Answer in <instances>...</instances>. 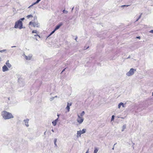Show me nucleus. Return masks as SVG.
Wrapping results in <instances>:
<instances>
[{
	"label": "nucleus",
	"instance_id": "20e7f679",
	"mask_svg": "<svg viewBox=\"0 0 153 153\" xmlns=\"http://www.w3.org/2000/svg\"><path fill=\"white\" fill-rule=\"evenodd\" d=\"M29 25H32L34 27H40V24L36 20L34 22L31 21L29 22Z\"/></svg>",
	"mask_w": 153,
	"mask_h": 153
},
{
	"label": "nucleus",
	"instance_id": "c85d7f7f",
	"mask_svg": "<svg viewBox=\"0 0 153 153\" xmlns=\"http://www.w3.org/2000/svg\"><path fill=\"white\" fill-rule=\"evenodd\" d=\"M149 32L150 33H153V30H150L149 31Z\"/></svg>",
	"mask_w": 153,
	"mask_h": 153
},
{
	"label": "nucleus",
	"instance_id": "39448f33",
	"mask_svg": "<svg viewBox=\"0 0 153 153\" xmlns=\"http://www.w3.org/2000/svg\"><path fill=\"white\" fill-rule=\"evenodd\" d=\"M136 71V70L135 69L131 68L130 69L128 72L126 73V75L128 76H130L133 75L134 72Z\"/></svg>",
	"mask_w": 153,
	"mask_h": 153
},
{
	"label": "nucleus",
	"instance_id": "bb28decb",
	"mask_svg": "<svg viewBox=\"0 0 153 153\" xmlns=\"http://www.w3.org/2000/svg\"><path fill=\"white\" fill-rule=\"evenodd\" d=\"M54 99V97H52L50 98V100L51 101H52Z\"/></svg>",
	"mask_w": 153,
	"mask_h": 153
},
{
	"label": "nucleus",
	"instance_id": "79ce46f5",
	"mask_svg": "<svg viewBox=\"0 0 153 153\" xmlns=\"http://www.w3.org/2000/svg\"><path fill=\"white\" fill-rule=\"evenodd\" d=\"M65 69H63V71H62V72H63L65 71Z\"/></svg>",
	"mask_w": 153,
	"mask_h": 153
},
{
	"label": "nucleus",
	"instance_id": "72a5a7b5",
	"mask_svg": "<svg viewBox=\"0 0 153 153\" xmlns=\"http://www.w3.org/2000/svg\"><path fill=\"white\" fill-rule=\"evenodd\" d=\"M38 35L37 34H36L34 35V37H37Z\"/></svg>",
	"mask_w": 153,
	"mask_h": 153
},
{
	"label": "nucleus",
	"instance_id": "37998d69",
	"mask_svg": "<svg viewBox=\"0 0 153 153\" xmlns=\"http://www.w3.org/2000/svg\"><path fill=\"white\" fill-rule=\"evenodd\" d=\"M35 19V17H34V19Z\"/></svg>",
	"mask_w": 153,
	"mask_h": 153
},
{
	"label": "nucleus",
	"instance_id": "58836bf2",
	"mask_svg": "<svg viewBox=\"0 0 153 153\" xmlns=\"http://www.w3.org/2000/svg\"><path fill=\"white\" fill-rule=\"evenodd\" d=\"M57 116H58V118H59V114H57Z\"/></svg>",
	"mask_w": 153,
	"mask_h": 153
},
{
	"label": "nucleus",
	"instance_id": "2eb2a0df",
	"mask_svg": "<svg viewBox=\"0 0 153 153\" xmlns=\"http://www.w3.org/2000/svg\"><path fill=\"white\" fill-rule=\"evenodd\" d=\"M85 112L84 111H82L80 114V115H79L80 117H83V116L84 115Z\"/></svg>",
	"mask_w": 153,
	"mask_h": 153
},
{
	"label": "nucleus",
	"instance_id": "ddd939ff",
	"mask_svg": "<svg viewBox=\"0 0 153 153\" xmlns=\"http://www.w3.org/2000/svg\"><path fill=\"white\" fill-rule=\"evenodd\" d=\"M9 61L7 60L5 64L6 65V66L8 67L9 68H10L11 67V65L9 63Z\"/></svg>",
	"mask_w": 153,
	"mask_h": 153
},
{
	"label": "nucleus",
	"instance_id": "4c0bfd02",
	"mask_svg": "<svg viewBox=\"0 0 153 153\" xmlns=\"http://www.w3.org/2000/svg\"><path fill=\"white\" fill-rule=\"evenodd\" d=\"M16 47V46H12L11 47V48H14V47Z\"/></svg>",
	"mask_w": 153,
	"mask_h": 153
},
{
	"label": "nucleus",
	"instance_id": "09e8293b",
	"mask_svg": "<svg viewBox=\"0 0 153 153\" xmlns=\"http://www.w3.org/2000/svg\"><path fill=\"white\" fill-rule=\"evenodd\" d=\"M114 149V148H112V149Z\"/></svg>",
	"mask_w": 153,
	"mask_h": 153
},
{
	"label": "nucleus",
	"instance_id": "6ab92c4d",
	"mask_svg": "<svg viewBox=\"0 0 153 153\" xmlns=\"http://www.w3.org/2000/svg\"><path fill=\"white\" fill-rule=\"evenodd\" d=\"M26 17L27 19H29V18H33V16L32 15H27V16Z\"/></svg>",
	"mask_w": 153,
	"mask_h": 153
},
{
	"label": "nucleus",
	"instance_id": "f704fd0d",
	"mask_svg": "<svg viewBox=\"0 0 153 153\" xmlns=\"http://www.w3.org/2000/svg\"><path fill=\"white\" fill-rule=\"evenodd\" d=\"M85 153H89V150L88 149Z\"/></svg>",
	"mask_w": 153,
	"mask_h": 153
},
{
	"label": "nucleus",
	"instance_id": "4be33fe9",
	"mask_svg": "<svg viewBox=\"0 0 153 153\" xmlns=\"http://www.w3.org/2000/svg\"><path fill=\"white\" fill-rule=\"evenodd\" d=\"M41 0H37L35 2L33 3V4H35L38 3Z\"/></svg>",
	"mask_w": 153,
	"mask_h": 153
},
{
	"label": "nucleus",
	"instance_id": "6e6552de",
	"mask_svg": "<svg viewBox=\"0 0 153 153\" xmlns=\"http://www.w3.org/2000/svg\"><path fill=\"white\" fill-rule=\"evenodd\" d=\"M2 71L3 72L7 71L9 70L8 68L7 67L6 65H4L2 67Z\"/></svg>",
	"mask_w": 153,
	"mask_h": 153
},
{
	"label": "nucleus",
	"instance_id": "f257e3e1",
	"mask_svg": "<svg viewBox=\"0 0 153 153\" xmlns=\"http://www.w3.org/2000/svg\"><path fill=\"white\" fill-rule=\"evenodd\" d=\"M1 116L4 120H8L14 117L12 114L6 111H4L1 112Z\"/></svg>",
	"mask_w": 153,
	"mask_h": 153
},
{
	"label": "nucleus",
	"instance_id": "dca6fc26",
	"mask_svg": "<svg viewBox=\"0 0 153 153\" xmlns=\"http://www.w3.org/2000/svg\"><path fill=\"white\" fill-rule=\"evenodd\" d=\"M126 128V125H124L122 127V131H123L124 129Z\"/></svg>",
	"mask_w": 153,
	"mask_h": 153
},
{
	"label": "nucleus",
	"instance_id": "e433bc0d",
	"mask_svg": "<svg viewBox=\"0 0 153 153\" xmlns=\"http://www.w3.org/2000/svg\"><path fill=\"white\" fill-rule=\"evenodd\" d=\"M57 96H55V97H54V98H57Z\"/></svg>",
	"mask_w": 153,
	"mask_h": 153
},
{
	"label": "nucleus",
	"instance_id": "c03bdc74",
	"mask_svg": "<svg viewBox=\"0 0 153 153\" xmlns=\"http://www.w3.org/2000/svg\"><path fill=\"white\" fill-rule=\"evenodd\" d=\"M121 118H122V119H124V117H121Z\"/></svg>",
	"mask_w": 153,
	"mask_h": 153
},
{
	"label": "nucleus",
	"instance_id": "f3484780",
	"mask_svg": "<svg viewBox=\"0 0 153 153\" xmlns=\"http://www.w3.org/2000/svg\"><path fill=\"white\" fill-rule=\"evenodd\" d=\"M57 141V139L56 138H55L54 140V144L55 146L57 147V145L56 144V142Z\"/></svg>",
	"mask_w": 153,
	"mask_h": 153
},
{
	"label": "nucleus",
	"instance_id": "412c9836",
	"mask_svg": "<svg viewBox=\"0 0 153 153\" xmlns=\"http://www.w3.org/2000/svg\"><path fill=\"white\" fill-rule=\"evenodd\" d=\"M7 50L6 49H4L0 51V53H3L4 52H6Z\"/></svg>",
	"mask_w": 153,
	"mask_h": 153
},
{
	"label": "nucleus",
	"instance_id": "7ed1b4c3",
	"mask_svg": "<svg viewBox=\"0 0 153 153\" xmlns=\"http://www.w3.org/2000/svg\"><path fill=\"white\" fill-rule=\"evenodd\" d=\"M86 129L83 128L82 130L78 131H77L76 136L77 138L81 137V135L85 133L86 132Z\"/></svg>",
	"mask_w": 153,
	"mask_h": 153
},
{
	"label": "nucleus",
	"instance_id": "a19ab883",
	"mask_svg": "<svg viewBox=\"0 0 153 153\" xmlns=\"http://www.w3.org/2000/svg\"><path fill=\"white\" fill-rule=\"evenodd\" d=\"M37 37H38L39 38H40V36L39 35H37Z\"/></svg>",
	"mask_w": 153,
	"mask_h": 153
},
{
	"label": "nucleus",
	"instance_id": "b1692460",
	"mask_svg": "<svg viewBox=\"0 0 153 153\" xmlns=\"http://www.w3.org/2000/svg\"><path fill=\"white\" fill-rule=\"evenodd\" d=\"M62 12L63 13L65 14H67L68 13V11L67 10H63Z\"/></svg>",
	"mask_w": 153,
	"mask_h": 153
},
{
	"label": "nucleus",
	"instance_id": "1a4fd4ad",
	"mask_svg": "<svg viewBox=\"0 0 153 153\" xmlns=\"http://www.w3.org/2000/svg\"><path fill=\"white\" fill-rule=\"evenodd\" d=\"M122 107L123 108L125 107V106L123 102L120 103L118 105V108L119 109H120L121 108V107Z\"/></svg>",
	"mask_w": 153,
	"mask_h": 153
},
{
	"label": "nucleus",
	"instance_id": "0eeeda50",
	"mask_svg": "<svg viewBox=\"0 0 153 153\" xmlns=\"http://www.w3.org/2000/svg\"><path fill=\"white\" fill-rule=\"evenodd\" d=\"M22 56L25 57V59L27 60H29L31 59L32 57V54H29L28 56H26L25 54H24Z\"/></svg>",
	"mask_w": 153,
	"mask_h": 153
},
{
	"label": "nucleus",
	"instance_id": "473e14b6",
	"mask_svg": "<svg viewBox=\"0 0 153 153\" xmlns=\"http://www.w3.org/2000/svg\"><path fill=\"white\" fill-rule=\"evenodd\" d=\"M141 16V15H140V16L139 17V18H138V19L137 20H136V21H137L138 20V19H139L140 18Z\"/></svg>",
	"mask_w": 153,
	"mask_h": 153
},
{
	"label": "nucleus",
	"instance_id": "f8f14e48",
	"mask_svg": "<svg viewBox=\"0 0 153 153\" xmlns=\"http://www.w3.org/2000/svg\"><path fill=\"white\" fill-rule=\"evenodd\" d=\"M58 121V118L55 120H54L52 122V123L53 125L54 126H55L56 125Z\"/></svg>",
	"mask_w": 153,
	"mask_h": 153
},
{
	"label": "nucleus",
	"instance_id": "4468645a",
	"mask_svg": "<svg viewBox=\"0 0 153 153\" xmlns=\"http://www.w3.org/2000/svg\"><path fill=\"white\" fill-rule=\"evenodd\" d=\"M99 150V149L97 147H94V152L93 153H97L98 152V151Z\"/></svg>",
	"mask_w": 153,
	"mask_h": 153
},
{
	"label": "nucleus",
	"instance_id": "9d476101",
	"mask_svg": "<svg viewBox=\"0 0 153 153\" xmlns=\"http://www.w3.org/2000/svg\"><path fill=\"white\" fill-rule=\"evenodd\" d=\"M63 25V23L62 22L60 23L59 24L57 25L55 27V30H56L58 29Z\"/></svg>",
	"mask_w": 153,
	"mask_h": 153
},
{
	"label": "nucleus",
	"instance_id": "5701e85b",
	"mask_svg": "<svg viewBox=\"0 0 153 153\" xmlns=\"http://www.w3.org/2000/svg\"><path fill=\"white\" fill-rule=\"evenodd\" d=\"M37 31L36 30H33L32 32L33 33H35L36 34H37Z\"/></svg>",
	"mask_w": 153,
	"mask_h": 153
},
{
	"label": "nucleus",
	"instance_id": "423d86ee",
	"mask_svg": "<svg viewBox=\"0 0 153 153\" xmlns=\"http://www.w3.org/2000/svg\"><path fill=\"white\" fill-rule=\"evenodd\" d=\"M77 116L78 117L76 119V121L77 123L79 124H82L84 121V118L82 117H80L79 114H77Z\"/></svg>",
	"mask_w": 153,
	"mask_h": 153
},
{
	"label": "nucleus",
	"instance_id": "de8ad7c7",
	"mask_svg": "<svg viewBox=\"0 0 153 153\" xmlns=\"http://www.w3.org/2000/svg\"><path fill=\"white\" fill-rule=\"evenodd\" d=\"M73 9H74V7H73V8H72V10H73Z\"/></svg>",
	"mask_w": 153,
	"mask_h": 153
},
{
	"label": "nucleus",
	"instance_id": "9b49d317",
	"mask_svg": "<svg viewBox=\"0 0 153 153\" xmlns=\"http://www.w3.org/2000/svg\"><path fill=\"white\" fill-rule=\"evenodd\" d=\"M29 120L28 119H27L26 120H24V121L25 123V125L27 127H28L29 126V125L28 124V122Z\"/></svg>",
	"mask_w": 153,
	"mask_h": 153
},
{
	"label": "nucleus",
	"instance_id": "ea45409f",
	"mask_svg": "<svg viewBox=\"0 0 153 153\" xmlns=\"http://www.w3.org/2000/svg\"><path fill=\"white\" fill-rule=\"evenodd\" d=\"M51 131H52L53 132H54V130H53V129H52Z\"/></svg>",
	"mask_w": 153,
	"mask_h": 153
},
{
	"label": "nucleus",
	"instance_id": "a878e982",
	"mask_svg": "<svg viewBox=\"0 0 153 153\" xmlns=\"http://www.w3.org/2000/svg\"><path fill=\"white\" fill-rule=\"evenodd\" d=\"M114 115L112 116L111 119V121H113L114 120Z\"/></svg>",
	"mask_w": 153,
	"mask_h": 153
},
{
	"label": "nucleus",
	"instance_id": "aec40b11",
	"mask_svg": "<svg viewBox=\"0 0 153 153\" xmlns=\"http://www.w3.org/2000/svg\"><path fill=\"white\" fill-rule=\"evenodd\" d=\"M66 109L68 110V112H69L70 111V107L69 106H68L67 105V106L66 107Z\"/></svg>",
	"mask_w": 153,
	"mask_h": 153
},
{
	"label": "nucleus",
	"instance_id": "a18cd8bd",
	"mask_svg": "<svg viewBox=\"0 0 153 153\" xmlns=\"http://www.w3.org/2000/svg\"><path fill=\"white\" fill-rule=\"evenodd\" d=\"M76 39H76V38L75 39V40H76Z\"/></svg>",
	"mask_w": 153,
	"mask_h": 153
},
{
	"label": "nucleus",
	"instance_id": "c9c22d12",
	"mask_svg": "<svg viewBox=\"0 0 153 153\" xmlns=\"http://www.w3.org/2000/svg\"><path fill=\"white\" fill-rule=\"evenodd\" d=\"M140 36H138L137 37V38L140 39Z\"/></svg>",
	"mask_w": 153,
	"mask_h": 153
},
{
	"label": "nucleus",
	"instance_id": "393cba45",
	"mask_svg": "<svg viewBox=\"0 0 153 153\" xmlns=\"http://www.w3.org/2000/svg\"><path fill=\"white\" fill-rule=\"evenodd\" d=\"M72 104V103H69L68 102V104H67V106H71V105Z\"/></svg>",
	"mask_w": 153,
	"mask_h": 153
},
{
	"label": "nucleus",
	"instance_id": "49530a36",
	"mask_svg": "<svg viewBox=\"0 0 153 153\" xmlns=\"http://www.w3.org/2000/svg\"><path fill=\"white\" fill-rule=\"evenodd\" d=\"M152 95L153 96V92L152 93Z\"/></svg>",
	"mask_w": 153,
	"mask_h": 153
},
{
	"label": "nucleus",
	"instance_id": "f03ea898",
	"mask_svg": "<svg viewBox=\"0 0 153 153\" xmlns=\"http://www.w3.org/2000/svg\"><path fill=\"white\" fill-rule=\"evenodd\" d=\"M15 28H19L21 29L23 28V23L22 21H21L20 20H19L15 22V25L14 26Z\"/></svg>",
	"mask_w": 153,
	"mask_h": 153
},
{
	"label": "nucleus",
	"instance_id": "a211bd4d",
	"mask_svg": "<svg viewBox=\"0 0 153 153\" xmlns=\"http://www.w3.org/2000/svg\"><path fill=\"white\" fill-rule=\"evenodd\" d=\"M56 30H55V29H54V30L52 31L51 33L49 35V36H48L47 37V38L49 37V36H50L51 35H52L53 34L54 32H55L56 31Z\"/></svg>",
	"mask_w": 153,
	"mask_h": 153
},
{
	"label": "nucleus",
	"instance_id": "cd10ccee",
	"mask_svg": "<svg viewBox=\"0 0 153 153\" xmlns=\"http://www.w3.org/2000/svg\"><path fill=\"white\" fill-rule=\"evenodd\" d=\"M24 19H25V18H23L20 19L19 20H20L21 21H22L24 20Z\"/></svg>",
	"mask_w": 153,
	"mask_h": 153
},
{
	"label": "nucleus",
	"instance_id": "2f4dec72",
	"mask_svg": "<svg viewBox=\"0 0 153 153\" xmlns=\"http://www.w3.org/2000/svg\"><path fill=\"white\" fill-rule=\"evenodd\" d=\"M128 5H123L121 6V7L128 6Z\"/></svg>",
	"mask_w": 153,
	"mask_h": 153
},
{
	"label": "nucleus",
	"instance_id": "7c9ffc66",
	"mask_svg": "<svg viewBox=\"0 0 153 153\" xmlns=\"http://www.w3.org/2000/svg\"><path fill=\"white\" fill-rule=\"evenodd\" d=\"M34 38L36 39V40H38V39H37V37H34Z\"/></svg>",
	"mask_w": 153,
	"mask_h": 153
},
{
	"label": "nucleus",
	"instance_id": "c756f323",
	"mask_svg": "<svg viewBox=\"0 0 153 153\" xmlns=\"http://www.w3.org/2000/svg\"><path fill=\"white\" fill-rule=\"evenodd\" d=\"M34 4H32L31 5H30V6L29 7H28V8H30L32 6H33Z\"/></svg>",
	"mask_w": 153,
	"mask_h": 153
}]
</instances>
